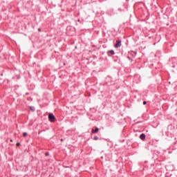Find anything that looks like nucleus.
Returning <instances> with one entry per match:
<instances>
[{"label": "nucleus", "mask_w": 177, "mask_h": 177, "mask_svg": "<svg viewBox=\"0 0 177 177\" xmlns=\"http://www.w3.org/2000/svg\"><path fill=\"white\" fill-rule=\"evenodd\" d=\"M121 41L120 40H116V44H115V48H118L120 47H121Z\"/></svg>", "instance_id": "f03ea898"}, {"label": "nucleus", "mask_w": 177, "mask_h": 177, "mask_svg": "<svg viewBox=\"0 0 177 177\" xmlns=\"http://www.w3.org/2000/svg\"><path fill=\"white\" fill-rule=\"evenodd\" d=\"M143 104L146 105V104H147V102H146V101H144V102H143Z\"/></svg>", "instance_id": "9b49d317"}, {"label": "nucleus", "mask_w": 177, "mask_h": 177, "mask_svg": "<svg viewBox=\"0 0 177 177\" xmlns=\"http://www.w3.org/2000/svg\"><path fill=\"white\" fill-rule=\"evenodd\" d=\"M20 145H21V144H20L19 142H18V143L16 144V146H17V147H19Z\"/></svg>", "instance_id": "1a4fd4ad"}, {"label": "nucleus", "mask_w": 177, "mask_h": 177, "mask_svg": "<svg viewBox=\"0 0 177 177\" xmlns=\"http://www.w3.org/2000/svg\"><path fill=\"white\" fill-rule=\"evenodd\" d=\"M99 129L97 127L95 128V130L92 129V133H97L98 132Z\"/></svg>", "instance_id": "20e7f679"}, {"label": "nucleus", "mask_w": 177, "mask_h": 177, "mask_svg": "<svg viewBox=\"0 0 177 177\" xmlns=\"http://www.w3.org/2000/svg\"><path fill=\"white\" fill-rule=\"evenodd\" d=\"M139 138H140V140H145L146 136L145 134L142 133Z\"/></svg>", "instance_id": "7ed1b4c3"}, {"label": "nucleus", "mask_w": 177, "mask_h": 177, "mask_svg": "<svg viewBox=\"0 0 177 177\" xmlns=\"http://www.w3.org/2000/svg\"><path fill=\"white\" fill-rule=\"evenodd\" d=\"M22 135H23V136H24V138H26V137L27 136V133H24Z\"/></svg>", "instance_id": "0eeeda50"}, {"label": "nucleus", "mask_w": 177, "mask_h": 177, "mask_svg": "<svg viewBox=\"0 0 177 177\" xmlns=\"http://www.w3.org/2000/svg\"><path fill=\"white\" fill-rule=\"evenodd\" d=\"M45 156H49V153H45Z\"/></svg>", "instance_id": "9d476101"}, {"label": "nucleus", "mask_w": 177, "mask_h": 177, "mask_svg": "<svg viewBox=\"0 0 177 177\" xmlns=\"http://www.w3.org/2000/svg\"><path fill=\"white\" fill-rule=\"evenodd\" d=\"M49 120H50V122H55V115H53V114H52V113L49 114Z\"/></svg>", "instance_id": "f257e3e1"}, {"label": "nucleus", "mask_w": 177, "mask_h": 177, "mask_svg": "<svg viewBox=\"0 0 177 177\" xmlns=\"http://www.w3.org/2000/svg\"><path fill=\"white\" fill-rule=\"evenodd\" d=\"M30 109L31 111H35V108L33 106H30Z\"/></svg>", "instance_id": "39448f33"}, {"label": "nucleus", "mask_w": 177, "mask_h": 177, "mask_svg": "<svg viewBox=\"0 0 177 177\" xmlns=\"http://www.w3.org/2000/svg\"><path fill=\"white\" fill-rule=\"evenodd\" d=\"M109 53H111V55H112L115 54V52L113 50H109Z\"/></svg>", "instance_id": "423d86ee"}, {"label": "nucleus", "mask_w": 177, "mask_h": 177, "mask_svg": "<svg viewBox=\"0 0 177 177\" xmlns=\"http://www.w3.org/2000/svg\"><path fill=\"white\" fill-rule=\"evenodd\" d=\"M10 142H12V140H10Z\"/></svg>", "instance_id": "f8f14e48"}, {"label": "nucleus", "mask_w": 177, "mask_h": 177, "mask_svg": "<svg viewBox=\"0 0 177 177\" xmlns=\"http://www.w3.org/2000/svg\"><path fill=\"white\" fill-rule=\"evenodd\" d=\"M93 140H98V137L97 136H95V138H93Z\"/></svg>", "instance_id": "6e6552de"}]
</instances>
